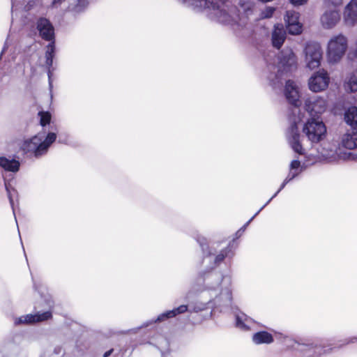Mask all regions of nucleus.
<instances>
[{"mask_svg": "<svg viewBox=\"0 0 357 357\" xmlns=\"http://www.w3.org/2000/svg\"><path fill=\"white\" fill-rule=\"evenodd\" d=\"M231 279L220 272L199 273L195 283L186 294V298L192 293L199 294L207 291L211 296L214 295V298L211 299L213 310L222 312L231 305Z\"/></svg>", "mask_w": 357, "mask_h": 357, "instance_id": "f257e3e1", "label": "nucleus"}, {"mask_svg": "<svg viewBox=\"0 0 357 357\" xmlns=\"http://www.w3.org/2000/svg\"><path fill=\"white\" fill-rule=\"evenodd\" d=\"M38 116L43 131L31 139L25 140L22 144L23 151L36 158H40L46 155L57 137L56 132L50 130L51 114L49 112H39Z\"/></svg>", "mask_w": 357, "mask_h": 357, "instance_id": "f03ea898", "label": "nucleus"}, {"mask_svg": "<svg viewBox=\"0 0 357 357\" xmlns=\"http://www.w3.org/2000/svg\"><path fill=\"white\" fill-rule=\"evenodd\" d=\"M278 65L268 63L265 73L269 84L277 88L284 76H289L297 69V58L293 50L284 48L278 56Z\"/></svg>", "mask_w": 357, "mask_h": 357, "instance_id": "7ed1b4c3", "label": "nucleus"}, {"mask_svg": "<svg viewBox=\"0 0 357 357\" xmlns=\"http://www.w3.org/2000/svg\"><path fill=\"white\" fill-rule=\"evenodd\" d=\"M193 238L196 240L202 251L203 263L208 261V269L202 271L199 273L215 272L213 269L220 266L225 259H231L235 255L236 245H234V239L231 241L229 244L224 248L221 249L218 252L213 246H209L207 239L199 234L195 232L192 234Z\"/></svg>", "mask_w": 357, "mask_h": 357, "instance_id": "20e7f679", "label": "nucleus"}, {"mask_svg": "<svg viewBox=\"0 0 357 357\" xmlns=\"http://www.w3.org/2000/svg\"><path fill=\"white\" fill-rule=\"evenodd\" d=\"M285 344L288 349L294 352L295 357H318L336 347L335 344H327L324 341L300 343L294 340H287Z\"/></svg>", "mask_w": 357, "mask_h": 357, "instance_id": "39448f33", "label": "nucleus"}, {"mask_svg": "<svg viewBox=\"0 0 357 357\" xmlns=\"http://www.w3.org/2000/svg\"><path fill=\"white\" fill-rule=\"evenodd\" d=\"M303 132L312 144L322 141L326 135V126L323 121L317 117H310L304 123Z\"/></svg>", "mask_w": 357, "mask_h": 357, "instance_id": "423d86ee", "label": "nucleus"}, {"mask_svg": "<svg viewBox=\"0 0 357 357\" xmlns=\"http://www.w3.org/2000/svg\"><path fill=\"white\" fill-rule=\"evenodd\" d=\"M347 38L342 34L333 37L328 43L327 56L329 63H337L347 50Z\"/></svg>", "mask_w": 357, "mask_h": 357, "instance_id": "0eeeda50", "label": "nucleus"}, {"mask_svg": "<svg viewBox=\"0 0 357 357\" xmlns=\"http://www.w3.org/2000/svg\"><path fill=\"white\" fill-rule=\"evenodd\" d=\"M47 305L50 308L49 310H47L43 312H37L35 314H28L26 315H22L19 317H15L14 319V324L15 326L19 325H32L37 323L43 322L47 320L52 319V312L51 309L53 307V301L48 300Z\"/></svg>", "mask_w": 357, "mask_h": 357, "instance_id": "6e6552de", "label": "nucleus"}, {"mask_svg": "<svg viewBox=\"0 0 357 357\" xmlns=\"http://www.w3.org/2000/svg\"><path fill=\"white\" fill-rule=\"evenodd\" d=\"M305 62L311 70L318 68L321 64L322 50L319 43L309 42L305 47Z\"/></svg>", "mask_w": 357, "mask_h": 357, "instance_id": "1a4fd4ad", "label": "nucleus"}, {"mask_svg": "<svg viewBox=\"0 0 357 357\" xmlns=\"http://www.w3.org/2000/svg\"><path fill=\"white\" fill-rule=\"evenodd\" d=\"M35 27L38 36L43 40L47 42L56 40L54 26L47 17H38L35 22Z\"/></svg>", "mask_w": 357, "mask_h": 357, "instance_id": "9d476101", "label": "nucleus"}, {"mask_svg": "<svg viewBox=\"0 0 357 357\" xmlns=\"http://www.w3.org/2000/svg\"><path fill=\"white\" fill-rule=\"evenodd\" d=\"M327 107V101L324 97L314 95L305 100L304 108L310 117H317L324 113Z\"/></svg>", "mask_w": 357, "mask_h": 357, "instance_id": "9b49d317", "label": "nucleus"}, {"mask_svg": "<svg viewBox=\"0 0 357 357\" xmlns=\"http://www.w3.org/2000/svg\"><path fill=\"white\" fill-rule=\"evenodd\" d=\"M329 82L330 77L328 72L324 69H321L310 77L308 86L310 91L317 93L327 89Z\"/></svg>", "mask_w": 357, "mask_h": 357, "instance_id": "f8f14e48", "label": "nucleus"}, {"mask_svg": "<svg viewBox=\"0 0 357 357\" xmlns=\"http://www.w3.org/2000/svg\"><path fill=\"white\" fill-rule=\"evenodd\" d=\"M287 139L292 150L298 155H304L305 149L301 141V134L295 121H292L287 130Z\"/></svg>", "mask_w": 357, "mask_h": 357, "instance_id": "ddd939ff", "label": "nucleus"}, {"mask_svg": "<svg viewBox=\"0 0 357 357\" xmlns=\"http://www.w3.org/2000/svg\"><path fill=\"white\" fill-rule=\"evenodd\" d=\"M284 93L287 102L291 106L298 108L301 105L298 89L293 80L286 81Z\"/></svg>", "mask_w": 357, "mask_h": 357, "instance_id": "4468645a", "label": "nucleus"}, {"mask_svg": "<svg viewBox=\"0 0 357 357\" xmlns=\"http://www.w3.org/2000/svg\"><path fill=\"white\" fill-rule=\"evenodd\" d=\"M286 29L291 35H298L302 32V24L299 22V13L287 10L284 16Z\"/></svg>", "mask_w": 357, "mask_h": 357, "instance_id": "2eb2a0df", "label": "nucleus"}, {"mask_svg": "<svg viewBox=\"0 0 357 357\" xmlns=\"http://www.w3.org/2000/svg\"><path fill=\"white\" fill-rule=\"evenodd\" d=\"M287 37V32L281 24L274 25L271 33V43L273 47L279 50L282 47Z\"/></svg>", "mask_w": 357, "mask_h": 357, "instance_id": "dca6fc26", "label": "nucleus"}, {"mask_svg": "<svg viewBox=\"0 0 357 357\" xmlns=\"http://www.w3.org/2000/svg\"><path fill=\"white\" fill-rule=\"evenodd\" d=\"M22 340V336L16 335L11 339L5 340L0 345V357H8V354H11L17 349Z\"/></svg>", "mask_w": 357, "mask_h": 357, "instance_id": "f3484780", "label": "nucleus"}, {"mask_svg": "<svg viewBox=\"0 0 357 357\" xmlns=\"http://www.w3.org/2000/svg\"><path fill=\"white\" fill-rule=\"evenodd\" d=\"M340 19L338 11L330 10L326 11L321 17V22L323 26L326 29H331L336 25Z\"/></svg>", "mask_w": 357, "mask_h": 357, "instance_id": "a211bd4d", "label": "nucleus"}, {"mask_svg": "<svg viewBox=\"0 0 357 357\" xmlns=\"http://www.w3.org/2000/svg\"><path fill=\"white\" fill-rule=\"evenodd\" d=\"M344 20L349 25L357 23V0H351L346 6Z\"/></svg>", "mask_w": 357, "mask_h": 357, "instance_id": "6ab92c4d", "label": "nucleus"}, {"mask_svg": "<svg viewBox=\"0 0 357 357\" xmlns=\"http://www.w3.org/2000/svg\"><path fill=\"white\" fill-rule=\"evenodd\" d=\"M255 3L251 0H240L237 11L240 20L248 18L253 13Z\"/></svg>", "mask_w": 357, "mask_h": 357, "instance_id": "aec40b11", "label": "nucleus"}, {"mask_svg": "<svg viewBox=\"0 0 357 357\" xmlns=\"http://www.w3.org/2000/svg\"><path fill=\"white\" fill-rule=\"evenodd\" d=\"M0 167L6 172L16 173L20 169V162L19 160L10 157L1 156Z\"/></svg>", "mask_w": 357, "mask_h": 357, "instance_id": "412c9836", "label": "nucleus"}, {"mask_svg": "<svg viewBox=\"0 0 357 357\" xmlns=\"http://www.w3.org/2000/svg\"><path fill=\"white\" fill-rule=\"evenodd\" d=\"M235 325L236 326L243 331H249L250 324L253 323V319L247 316L242 312H235Z\"/></svg>", "mask_w": 357, "mask_h": 357, "instance_id": "4be33fe9", "label": "nucleus"}, {"mask_svg": "<svg viewBox=\"0 0 357 357\" xmlns=\"http://www.w3.org/2000/svg\"><path fill=\"white\" fill-rule=\"evenodd\" d=\"M252 341L257 345L270 344L274 342V337L271 333L266 331H261L252 335Z\"/></svg>", "mask_w": 357, "mask_h": 357, "instance_id": "5701e85b", "label": "nucleus"}, {"mask_svg": "<svg viewBox=\"0 0 357 357\" xmlns=\"http://www.w3.org/2000/svg\"><path fill=\"white\" fill-rule=\"evenodd\" d=\"M342 145L350 150L357 148V131L352 129L345 133L342 137Z\"/></svg>", "mask_w": 357, "mask_h": 357, "instance_id": "b1692460", "label": "nucleus"}, {"mask_svg": "<svg viewBox=\"0 0 357 357\" xmlns=\"http://www.w3.org/2000/svg\"><path fill=\"white\" fill-rule=\"evenodd\" d=\"M344 119L352 129L356 130L357 128V107H348L344 112Z\"/></svg>", "mask_w": 357, "mask_h": 357, "instance_id": "393cba45", "label": "nucleus"}, {"mask_svg": "<svg viewBox=\"0 0 357 357\" xmlns=\"http://www.w3.org/2000/svg\"><path fill=\"white\" fill-rule=\"evenodd\" d=\"M88 5V0H77L68 6V11L75 15H79L86 10Z\"/></svg>", "mask_w": 357, "mask_h": 357, "instance_id": "a878e982", "label": "nucleus"}, {"mask_svg": "<svg viewBox=\"0 0 357 357\" xmlns=\"http://www.w3.org/2000/svg\"><path fill=\"white\" fill-rule=\"evenodd\" d=\"M190 310H191V312H199L208 309H211V314L213 311L212 307V301L209 300L208 302H201L197 301L194 303L188 305Z\"/></svg>", "mask_w": 357, "mask_h": 357, "instance_id": "bb28decb", "label": "nucleus"}, {"mask_svg": "<svg viewBox=\"0 0 357 357\" xmlns=\"http://www.w3.org/2000/svg\"><path fill=\"white\" fill-rule=\"evenodd\" d=\"M344 89L346 91L354 93L357 91V77L351 75L347 77L344 82Z\"/></svg>", "mask_w": 357, "mask_h": 357, "instance_id": "cd10ccee", "label": "nucleus"}, {"mask_svg": "<svg viewBox=\"0 0 357 357\" xmlns=\"http://www.w3.org/2000/svg\"><path fill=\"white\" fill-rule=\"evenodd\" d=\"M53 61L54 59H45V67L47 69L49 89L50 93H52L53 89V82L52 79L53 75V71L54 70V68L53 67Z\"/></svg>", "mask_w": 357, "mask_h": 357, "instance_id": "c85d7f7f", "label": "nucleus"}, {"mask_svg": "<svg viewBox=\"0 0 357 357\" xmlns=\"http://www.w3.org/2000/svg\"><path fill=\"white\" fill-rule=\"evenodd\" d=\"M171 318H173L171 311L167 310L159 314L156 319H153L149 321L144 323L140 328L146 327L151 324L162 322Z\"/></svg>", "mask_w": 357, "mask_h": 357, "instance_id": "c756f323", "label": "nucleus"}, {"mask_svg": "<svg viewBox=\"0 0 357 357\" xmlns=\"http://www.w3.org/2000/svg\"><path fill=\"white\" fill-rule=\"evenodd\" d=\"M56 55V40L50 41L45 47V59H54Z\"/></svg>", "mask_w": 357, "mask_h": 357, "instance_id": "7c9ffc66", "label": "nucleus"}, {"mask_svg": "<svg viewBox=\"0 0 357 357\" xmlns=\"http://www.w3.org/2000/svg\"><path fill=\"white\" fill-rule=\"evenodd\" d=\"M171 313L172 314L173 318L176 316L184 314L185 312H191V310H190L188 305H181L176 307H174L172 310H170Z\"/></svg>", "mask_w": 357, "mask_h": 357, "instance_id": "2f4dec72", "label": "nucleus"}, {"mask_svg": "<svg viewBox=\"0 0 357 357\" xmlns=\"http://www.w3.org/2000/svg\"><path fill=\"white\" fill-rule=\"evenodd\" d=\"M171 313L172 314L173 318L176 316L184 314L185 312H191V310H190L188 305H181L176 307H174L172 310H170Z\"/></svg>", "mask_w": 357, "mask_h": 357, "instance_id": "473e14b6", "label": "nucleus"}, {"mask_svg": "<svg viewBox=\"0 0 357 357\" xmlns=\"http://www.w3.org/2000/svg\"><path fill=\"white\" fill-rule=\"evenodd\" d=\"M275 10V8L267 6L264 10L261 11V17L263 19L271 18L273 16Z\"/></svg>", "mask_w": 357, "mask_h": 357, "instance_id": "72a5a7b5", "label": "nucleus"}, {"mask_svg": "<svg viewBox=\"0 0 357 357\" xmlns=\"http://www.w3.org/2000/svg\"><path fill=\"white\" fill-rule=\"evenodd\" d=\"M4 185H5L6 190L7 194H8V197L9 199V202H10V206H11V207L13 208V214L15 215V220L17 221L16 217H15V214L13 199L12 198L10 190V185L8 184V183L6 181H5Z\"/></svg>", "mask_w": 357, "mask_h": 357, "instance_id": "f704fd0d", "label": "nucleus"}, {"mask_svg": "<svg viewBox=\"0 0 357 357\" xmlns=\"http://www.w3.org/2000/svg\"><path fill=\"white\" fill-rule=\"evenodd\" d=\"M255 217L252 216L243 227H241L235 234V238H234V241L238 238H240L243 232L245 231L246 227L248 226V225L254 220Z\"/></svg>", "mask_w": 357, "mask_h": 357, "instance_id": "c9c22d12", "label": "nucleus"}, {"mask_svg": "<svg viewBox=\"0 0 357 357\" xmlns=\"http://www.w3.org/2000/svg\"><path fill=\"white\" fill-rule=\"evenodd\" d=\"M162 342L165 344V347L164 348L158 347V349L160 351L161 357H166V356L169 354V342L167 341V340L165 339V338L162 339Z\"/></svg>", "mask_w": 357, "mask_h": 357, "instance_id": "e433bc0d", "label": "nucleus"}, {"mask_svg": "<svg viewBox=\"0 0 357 357\" xmlns=\"http://www.w3.org/2000/svg\"><path fill=\"white\" fill-rule=\"evenodd\" d=\"M301 172V171H292L289 169V172L287 175V176L285 178V180L289 183L293 179H294Z\"/></svg>", "mask_w": 357, "mask_h": 357, "instance_id": "4c0bfd02", "label": "nucleus"}, {"mask_svg": "<svg viewBox=\"0 0 357 357\" xmlns=\"http://www.w3.org/2000/svg\"><path fill=\"white\" fill-rule=\"evenodd\" d=\"M301 162L298 160H294L290 163L289 169L292 171H300Z\"/></svg>", "mask_w": 357, "mask_h": 357, "instance_id": "58836bf2", "label": "nucleus"}, {"mask_svg": "<svg viewBox=\"0 0 357 357\" xmlns=\"http://www.w3.org/2000/svg\"><path fill=\"white\" fill-rule=\"evenodd\" d=\"M356 341H357V337H351L349 338H347V339L340 340V343L339 346L341 347V346L346 345V344H348L350 343H354Z\"/></svg>", "mask_w": 357, "mask_h": 357, "instance_id": "ea45409f", "label": "nucleus"}, {"mask_svg": "<svg viewBox=\"0 0 357 357\" xmlns=\"http://www.w3.org/2000/svg\"><path fill=\"white\" fill-rule=\"evenodd\" d=\"M294 6H303L305 4L308 0H289Z\"/></svg>", "mask_w": 357, "mask_h": 357, "instance_id": "a19ab883", "label": "nucleus"}, {"mask_svg": "<svg viewBox=\"0 0 357 357\" xmlns=\"http://www.w3.org/2000/svg\"><path fill=\"white\" fill-rule=\"evenodd\" d=\"M343 0H325L328 3H331L334 6H337L342 4Z\"/></svg>", "mask_w": 357, "mask_h": 357, "instance_id": "79ce46f5", "label": "nucleus"}, {"mask_svg": "<svg viewBox=\"0 0 357 357\" xmlns=\"http://www.w3.org/2000/svg\"><path fill=\"white\" fill-rule=\"evenodd\" d=\"M272 199L271 197L268 200L266 201V203H265V204H264L256 213L255 214L253 215L255 218L271 202Z\"/></svg>", "mask_w": 357, "mask_h": 357, "instance_id": "37998d69", "label": "nucleus"}, {"mask_svg": "<svg viewBox=\"0 0 357 357\" xmlns=\"http://www.w3.org/2000/svg\"><path fill=\"white\" fill-rule=\"evenodd\" d=\"M287 183H288V182L284 179V180L283 181V182L282 183V184H281V185H280V188L278 190V192H280V191H281V190H282V189L286 186V185H287Z\"/></svg>", "mask_w": 357, "mask_h": 357, "instance_id": "c03bdc74", "label": "nucleus"}, {"mask_svg": "<svg viewBox=\"0 0 357 357\" xmlns=\"http://www.w3.org/2000/svg\"><path fill=\"white\" fill-rule=\"evenodd\" d=\"M114 349H111L109 351H106L103 354V357H109L113 352Z\"/></svg>", "mask_w": 357, "mask_h": 357, "instance_id": "a18cd8bd", "label": "nucleus"}, {"mask_svg": "<svg viewBox=\"0 0 357 357\" xmlns=\"http://www.w3.org/2000/svg\"><path fill=\"white\" fill-rule=\"evenodd\" d=\"M280 192H278V190L275 192V193H273V195L271 197V199H273V198H275L278 194Z\"/></svg>", "mask_w": 357, "mask_h": 357, "instance_id": "49530a36", "label": "nucleus"}, {"mask_svg": "<svg viewBox=\"0 0 357 357\" xmlns=\"http://www.w3.org/2000/svg\"><path fill=\"white\" fill-rule=\"evenodd\" d=\"M59 143H64V144H66V141L62 140L61 138H59Z\"/></svg>", "mask_w": 357, "mask_h": 357, "instance_id": "de8ad7c7", "label": "nucleus"}]
</instances>
